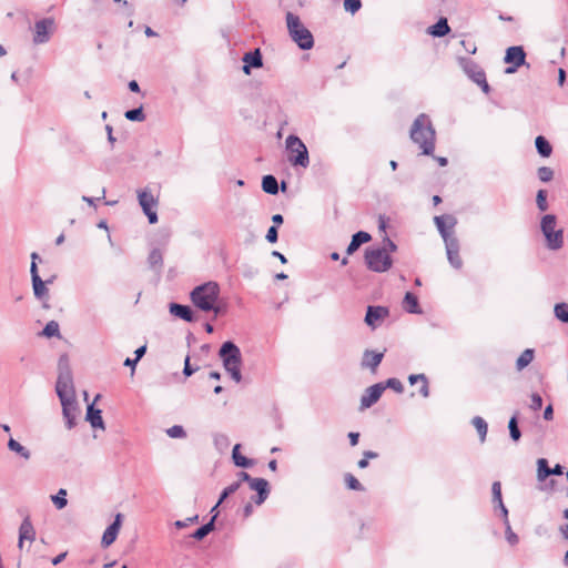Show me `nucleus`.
I'll list each match as a JSON object with an SVG mask.
<instances>
[{"label":"nucleus","mask_w":568,"mask_h":568,"mask_svg":"<svg viewBox=\"0 0 568 568\" xmlns=\"http://www.w3.org/2000/svg\"><path fill=\"white\" fill-rule=\"evenodd\" d=\"M410 140L418 145L424 155H433L436 142V131L429 116L420 113L413 122L409 131Z\"/></svg>","instance_id":"f257e3e1"},{"label":"nucleus","mask_w":568,"mask_h":568,"mask_svg":"<svg viewBox=\"0 0 568 568\" xmlns=\"http://www.w3.org/2000/svg\"><path fill=\"white\" fill-rule=\"evenodd\" d=\"M219 356L223 362L225 371L231 375L232 379L236 383H240L242 381V354L240 347L232 341H226L221 345L219 349Z\"/></svg>","instance_id":"f03ea898"},{"label":"nucleus","mask_w":568,"mask_h":568,"mask_svg":"<svg viewBox=\"0 0 568 568\" xmlns=\"http://www.w3.org/2000/svg\"><path fill=\"white\" fill-rule=\"evenodd\" d=\"M220 295V286L216 282H206L194 287L190 293L192 303L203 312H211L214 303L217 302Z\"/></svg>","instance_id":"7ed1b4c3"},{"label":"nucleus","mask_w":568,"mask_h":568,"mask_svg":"<svg viewBox=\"0 0 568 568\" xmlns=\"http://www.w3.org/2000/svg\"><path fill=\"white\" fill-rule=\"evenodd\" d=\"M286 24L290 37L302 50H310L313 48V36L311 31L301 22L297 16L292 12H287Z\"/></svg>","instance_id":"20e7f679"},{"label":"nucleus","mask_w":568,"mask_h":568,"mask_svg":"<svg viewBox=\"0 0 568 568\" xmlns=\"http://www.w3.org/2000/svg\"><path fill=\"white\" fill-rule=\"evenodd\" d=\"M59 368L60 373L55 384V392L59 399L75 398L72 374L68 366V358L65 355L60 357Z\"/></svg>","instance_id":"39448f33"},{"label":"nucleus","mask_w":568,"mask_h":568,"mask_svg":"<svg viewBox=\"0 0 568 568\" xmlns=\"http://www.w3.org/2000/svg\"><path fill=\"white\" fill-rule=\"evenodd\" d=\"M285 148L288 155V161L292 165H300L302 168H307L310 164L308 150L304 142L294 134H291L286 138Z\"/></svg>","instance_id":"423d86ee"},{"label":"nucleus","mask_w":568,"mask_h":568,"mask_svg":"<svg viewBox=\"0 0 568 568\" xmlns=\"http://www.w3.org/2000/svg\"><path fill=\"white\" fill-rule=\"evenodd\" d=\"M39 265H42L44 267L47 265V261H44L42 256H40L36 251H33L31 254L30 265L33 294L38 300H44L48 298L49 291L44 285V281L40 276V271L38 268Z\"/></svg>","instance_id":"0eeeda50"},{"label":"nucleus","mask_w":568,"mask_h":568,"mask_svg":"<svg viewBox=\"0 0 568 568\" xmlns=\"http://www.w3.org/2000/svg\"><path fill=\"white\" fill-rule=\"evenodd\" d=\"M458 61L459 65L468 75V78L478 84L486 94L489 93L490 88L486 81V74L484 70L476 62L468 58H459Z\"/></svg>","instance_id":"6e6552de"},{"label":"nucleus","mask_w":568,"mask_h":568,"mask_svg":"<svg viewBox=\"0 0 568 568\" xmlns=\"http://www.w3.org/2000/svg\"><path fill=\"white\" fill-rule=\"evenodd\" d=\"M541 230L550 248H561L564 245L562 231L556 230V217L554 215L548 214L542 217Z\"/></svg>","instance_id":"1a4fd4ad"},{"label":"nucleus","mask_w":568,"mask_h":568,"mask_svg":"<svg viewBox=\"0 0 568 568\" xmlns=\"http://www.w3.org/2000/svg\"><path fill=\"white\" fill-rule=\"evenodd\" d=\"M365 262L373 272H385L392 266L388 251H365Z\"/></svg>","instance_id":"9d476101"},{"label":"nucleus","mask_w":568,"mask_h":568,"mask_svg":"<svg viewBox=\"0 0 568 568\" xmlns=\"http://www.w3.org/2000/svg\"><path fill=\"white\" fill-rule=\"evenodd\" d=\"M55 31V21L53 18H43L34 23L33 43L44 44L50 41Z\"/></svg>","instance_id":"9b49d317"},{"label":"nucleus","mask_w":568,"mask_h":568,"mask_svg":"<svg viewBox=\"0 0 568 568\" xmlns=\"http://www.w3.org/2000/svg\"><path fill=\"white\" fill-rule=\"evenodd\" d=\"M435 224L443 236L446 248H454L455 246V239L453 235V230L456 223V220L452 215H440L434 217Z\"/></svg>","instance_id":"f8f14e48"},{"label":"nucleus","mask_w":568,"mask_h":568,"mask_svg":"<svg viewBox=\"0 0 568 568\" xmlns=\"http://www.w3.org/2000/svg\"><path fill=\"white\" fill-rule=\"evenodd\" d=\"M139 204L142 207L144 214L148 216L149 222L154 224L158 222V214L155 207L158 201L149 189L138 191Z\"/></svg>","instance_id":"ddd939ff"},{"label":"nucleus","mask_w":568,"mask_h":568,"mask_svg":"<svg viewBox=\"0 0 568 568\" xmlns=\"http://www.w3.org/2000/svg\"><path fill=\"white\" fill-rule=\"evenodd\" d=\"M122 519L123 515L121 513H118L114 517L113 523L109 525L108 528L104 530L101 538V546L103 548L111 546L115 541L122 525Z\"/></svg>","instance_id":"4468645a"},{"label":"nucleus","mask_w":568,"mask_h":568,"mask_svg":"<svg viewBox=\"0 0 568 568\" xmlns=\"http://www.w3.org/2000/svg\"><path fill=\"white\" fill-rule=\"evenodd\" d=\"M384 390L385 386H382V383L374 384L366 388L365 393L361 398V410H364L373 406L381 398Z\"/></svg>","instance_id":"2eb2a0df"},{"label":"nucleus","mask_w":568,"mask_h":568,"mask_svg":"<svg viewBox=\"0 0 568 568\" xmlns=\"http://www.w3.org/2000/svg\"><path fill=\"white\" fill-rule=\"evenodd\" d=\"M62 405V414L65 419V426L68 429H72L75 425L78 403L75 398L60 399Z\"/></svg>","instance_id":"dca6fc26"},{"label":"nucleus","mask_w":568,"mask_h":568,"mask_svg":"<svg viewBox=\"0 0 568 568\" xmlns=\"http://www.w3.org/2000/svg\"><path fill=\"white\" fill-rule=\"evenodd\" d=\"M248 486L252 490L257 493V495L253 497V501L256 505H262L270 495L268 481L264 478H254Z\"/></svg>","instance_id":"f3484780"},{"label":"nucleus","mask_w":568,"mask_h":568,"mask_svg":"<svg viewBox=\"0 0 568 568\" xmlns=\"http://www.w3.org/2000/svg\"><path fill=\"white\" fill-rule=\"evenodd\" d=\"M243 72L245 74H251V68H262L263 59L260 49H255L254 51L246 52L243 58Z\"/></svg>","instance_id":"a211bd4d"},{"label":"nucleus","mask_w":568,"mask_h":568,"mask_svg":"<svg viewBox=\"0 0 568 568\" xmlns=\"http://www.w3.org/2000/svg\"><path fill=\"white\" fill-rule=\"evenodd\" d=\"M388 308L384 306L369 305L365 315V323L372 328L376 327V322L388 316Z\"/></svg>","instance_id":"6ab92c4d"},{"label":"nucleus","mask_w":568,"mask_h":568,"mask_svg":"<svg viewBox=\"0 0 568 568\" xmlns=\"http://www.w3.org/2000/svg\"><path fill=\"white\" fill-rule=\"evenodd\" d=\"M169 310L173 316L179 317L187 323L195 321L193 310L189 305L170 303Z\"/></svg>","instance_id":"aec40b11"},{"label":"nucleus","mask_w":568,"mask_h":568,"mask_svg":"<svg viewBox=\"0 0 568 568\" xmlns=\"http://www.w3.org/2000/svg\"><path fill=\"white\" fill-rule=\"evenodd\" d=\"M34 539H36V530H34V527H33V525L31 523L30 517L27 516L22 520V523L20 525V528H19V542H18V547L22 548L24 540L33 541Z\"/></svg>","instance_id":"412c9836"},{"label":"nucleus","mask_w":568,"mask_h":568,"mask_svg":"<svg viewBox=\"0 0 568 568\" xmlns=\"http://www.w3.org/2000/svg\"><path fill=\"white\" fill-rule=\"evenodd\" d=\"M85 419L93 428L104 429V422L102 418V410L94 407V403L88 405Z\"/></svg>","instance_id":"4be33fe9"},{"label":"nucleus","mask_w":568,"mask_h":568,"mask_svg":"<svg viewBox=\"0 0 568 568\" xmlns=\"http://www.w3.org/2000/svg\"><path fill=\"white\" fill-rule=\"evenodd\" d=\"M525 51L521 47H510L506 51L505 62L520 67L525 63Z\"/></svg>","instance_id":"5701e85b"},{"label":"nucleus","mask_w":568,"mask_h":568,"mask_svg":"<svg viewBox=\"0 0 568 568\" xmlns=\"http://www.w3.org/2000/svg\"><path fill=\"white\" fill-rule=\"evenodd\" d=\"M384 357V352L377 353L374 351L366 349L363 356V366L369 367L372 371H375L377 366L381 364Z\"/></svg>","instance_id":"b1692460"},{"label":"nucleus","mask_w":568,"mask_h":568,"mask_svg":"<svg viewBox=\"0 0 568 568\" xmlns=\"http://www.w3.org/2000/svg\"><path fill=\"white\" fill-rule=\"evenodd\" d=\"M403 303H404V308L407 313H409V314H420L422 313V310L418 304V298L414 293L407 292L404 296Z\"/></svg>","instance_id":"393cba45"},{"label":"nucleus","mask_w":568,"mask_h":568,"mask_svg":"<svg viewBox=\"0 0 568 568\" xmlns=\"http://www.w3.org/2000/svg\"><path fill=\"white\" fill-rule=\"evenodd\" d=\"M217 517V514L215 515H212L211 519L209 523L202 525L201 527H199L192 535L191 537L196 539V540H202L204 539L211 531L214 530L215 528V519Z\"/></svg>","instance_id":"a878e982"},{"label":"nucleus","mask_w":568,"mask_h":568,"mask_svg":"<svg viewBox=\"0 0 568 568\" xmlns=\"http://www.w3.org/2000/svg\"><path fill=\"white\" fill-rule=\"evenodd\" d=\"M240 448H241V445L240 444H236L234 447H233V450H232V458H233V463L235 466L237 467H241V468H248V467H252L254 465V460L253 459H250L245 456H242L240 454Z\"/></svg>","instance_id":"bb28decb"},{"label":"nucleus","mask_w":568,"mask_h":568,"mask_svg":"<svg viewBox=\"0 0 568 568\" xmlns=\"http://www.w3.org/2000/svg\"><path fill=\"white\" fill-rule=\"evenodd\" d=\"M450 31L446 18H440L434 26L428 29L429 34L434 37H444Z\"/></svg>","instance_id":"cd10ccee"},{"label":"nucleus","mask_w":568,"mask_h":568,"mask_svg":"<svg viewBox=\"0 0 568 568\" xmlns=\"http://www.w3.org/2000/svg\"><path fill=\"white\" fill-rule=\"evenodd\" d=\"M551 476V470L546 458H539L537 460V480L545 483V480Z\"/></svg>","instance_id":"c85d7f7f"},{"label":"nucleus","mask_w":568,"mask_h":568,"mask_svg":"<svg viewBox=\"0 0 568 568\" xmlns=\"http://www.w3.org/2000/svg\"><path fill=\"white\" fill-rule=\"evenodd\" d=\"M535 351L532 348H526L516 361L517 371H523L534 359Z\"/></svg>","instance_id":"c756f323"},{"label":"nucleus","mask_w":568,"mask_h":568,"mask_svg":"<svg viewBox=\"0 0 568 568\" xmlns=\"http://www.w3.org/2000/svg\"><path fill=\"white\" fill-rule=\"evenodd\" d=\"M372 239L371 234L365 231H358L352 236V241L348 243L346 248H358L361 245L369 242Z\"/></svg>","instance_id":"7c9ffc66"},{"label":"nucleus","mask_w":568,"mask_h":568,"mask_svg":"<svg viewBox=\"0 0 568 568\" xmlns=\"http://www.w3.org/2000/svg\"><path fill=\"white\" fill-rule=\"evenodd\" d=\"M262 190L267 194H276L278 192V183L275 176L265 175L262 179Z\"/></svg>","instance_id":"2f4dec72"},{"label":"nucleus","mask_w":568,"mask_h":568,"mask_svg":"<svg viewBox=\"0 0 568 568\" xmlns=\"http://www.w3.org/2000/svg\"><path fill=\"white\" fill-rule=\"evenodd\" d=\"M148 263L151 270L159 273L163 265V255L161 251H150Z\"/></svg>","instance_id":"473e14b6"},{"label":"nucleus","mask_w":568,"mask_h":568,"mask_svg":"<svg viewBox=\"0 0 568 568\" xmlns=\"http://www.w3.org/2000/svg\"><path fill=\"white\" fill-rule=\"evenodd\" d=\"M518 412H516L508 422L509 436L515 443L521 437V432L518 426Z\"/></svg>","instance_id":"72a5a7b5"},{"label":"nucleus","mask_w":568,"mask_h":568,"mask_svg":"<svg viewBox=\"0 0 568 568\" xmlns=\"http://www.w3.org/2000/svg\"><path fill=\"white\" fill-rule=\"evenodd\" d=\"M535 145H536L538 153L542 158H548L552 152V148H551L550 143L548 142V140L546 138H544L541 135L536 138Z\"/></svg>","instance_id":"f704fd0d"},{"label":"nucleus","mask_w":568,"mask_h":568,"mask_svg":"<svg viewBox=\"0 0 568 568\" xmlns=\"http://www.w3.org/2000/svg\"><path fill=\"white\" fill-rule=\"evenodd\" d=\"M471 424L476 428L479 439L481 443L486 440L487 432H488V425L486 420L480 416H475L471 420Z\"/></svg>","instance_id":"c9c22d12"},{"label":"nucleus","mask_w":568,"mask_h":568,"mask_svg":"<svg viewBox=\"0 0 568 568\" xmlns=\"http://www.w3.org/2000/svg\"><path fill=\"white\" fill-rule=\"evenodd\" d=\"M8 448L11 452H14L18 455H20L26 460H28L30 458V456H31L30 450L28 448H26L24 446H22L19 442H17L13 438L9 439Z\"/></svg>","instance_id":"e433bc0d"},{"label":"nucleus","mask_w":568,"mask_h":568,"mask_svg":"<svg viewBox=\"0 0 568 568\" xmlns=\"http://www.w3.org/2000/svg\"><path fill=\"white\" fill-rule=\"evenodd\" d=\"M40 335L45 336L48 338L54 336L60 337V328L58 322L50 321L49 323H47Z\"/></svg>","instance_id":"4c0bfd02"},{"label":"nucleus","mask_w":568,"mask_h":568,"mask_svg":"<svg viewBox=\"0 0 568 568\" xmlns=\"http://www.w3.org/2000/svg\"><path fill=\"white\" fill-rule=\"evenodd\" d=\"M214 446L219 452H224L230 446V439L227 435L217 433L213 436Z\"/></svg>","instance_id":"58836bf2"},{"label":"nucleus","mask_w":568,"mask_h":568,"mask_svg":"<svg viewBox=\"0 0 568 568\" xmlns=\"http://www.w3.org/2000/svg\"><path fill=\"white\" fill-rule=\"evenodd\" d=\"M555 316L562 323H568V303H557L554 308Z\"/></svg>","instance_id":"ea45409f"},{"label":"nucleus","mask_w":568,"mask_h":568,"mask_svg":"<svg viewBox=\"0 0 568 568\" xmlns=\"http://www.w3.org/2000/svg\"><path fill=\"white\" fill-rule=\"evenodd\" d=\"M240 487H241V480L234 481L231 485H229L227 487H225L220 495L217 505H221L229 496L236 493L240 489Z\"/></svg>","instance_id":"a19ab883"},{"label":"nucleus","mask_w":568,"mask_h":568,"mask_svg":"<svg viewBox=\"0 0 568 568\" xmlns=\"http://www.w3.org/2000/svg\"><path fill=\"white\" fill-rule=\"evenodd\" d=\"M51 499L58 509H63L68 504L67 490L61 488L55 495L51 497Z\"/></svg>","instance_id":"79ce46f5"},{"label":"nucleus","mask_w":568,"mask_h":568,"mask_svg":"<svg viewBox=\"0 0 568 568\" xmlns=\"http://www.w3.org/2000/svg\"><path fill=\"white\" fill-rule=\"evenodd\" d=\"M124 116L125 119H128L129 121H136V122H142L145 120V114L143 112V108L140 106V108H136V109H132V110H128L125 113H124Z\"/></svg>","instance_id":"37998d69"},{"label":"nucleus","mask_w":568,"mask_h":568,"mask_svg":"<svg viewBox=\"0 0 568 568\" xmlns=\"http://www.w3.org/2000/svg\"><path fill=\"white\" fill-rule=\"evenodd\" d=\"M344 478H345V483L349 489L357 490V491L365 490L364 486L352 474H349V473L345 474Z\"/></svg>","instance_id":"c03bdc74"},{"label":"nucleus","mask_w":568,"mask_h":568,"mask_svg":"<svg viewBox=\"0 0 568 568\" xmlns=\"http://www.w3.org/2000/svg\"><path fill=\"white\" fill-rule=\"evenodd\" d=\"M446 252H447V258H448L450 265L454 268L459 270L463 265V261H462V257L459 254L460 251H446Z\"/></svg>","instance_id":"a18cd8bd"},{"label":"nucleus","mask_w":568,"mask_h":568,"mask_svg":"<svg viewBox=\"0 0 568 568\" xmlns=\"http://www.w3.org/2000/svg\"><path fill=\"white\" fill-rule=\"evenodd\" d=\"M382 386H385V388H390L398 394L403 393L404 390L402 382L395 377L388 378L385 383H382Z\"/></svg>","instance_id":"49530a36"},{"label":"nucleus","mask_w":568,"mask_h":568,"mask_svg":"<svg viewBox=\"0 0 568 568\" xmlns=\"http://www.w3.org/2000/svg\"><path fill=\"white\" fill-rule=\"evenodd\" d=\"M491 494H493V503L497 505H501V485L499 481H494L491 485Z\"/></svg>","instance_id":"de8ad7c7"},{"label":"nucleus","mask_w":568,"mask_h":568,"mask_svg":"<svg viewBox=\"0 0 568 568\" xmlns=\"http://www.w3.org/2000/svg\"><path fill=\"white\" fill-rule=\"evenodd\" d=\"M538 178L541 182H549L554 178V171L548 166H541L538 169Z\"/></svg>","instance_id":"09e8293b"},{"label":"nucleus","mask_w":568,"mask_h":568,"mask_svg":"<svg viewBox=\"0 0 568 568\" xmlns=\"http://www.w3.org/2000/svg\"><path fill=\"white\" fill-rule=\"evenodd\" d=\"M171 438H183L186 436L184 428L180 425H174L166 430Z\"/></svg>","instance_id":"8fccbe9b"},{"label":"nucleus","mask_w":568,"mask_h":568,"mask_svg":"<svg viewBox=\"0 0 568 568\" xmlns=\"http://www.w3.org/2000/svg\"><path fill=\"white\" fill-rule=\"evenodd\" d=\"M505 534H506V539L507 541L514 546V545H517L518 541H519V538L518 536L511 529V526H510V523H505Z\"/></svg>","instance_id":"3c124183"},{"label":"nucleus","mask_w":568,"mask_h":568,"mask_svg":"<svg viewBox=\"0 0 568 568\" xmlns=\"http://www.w3.org/2000/svg\"><path fill=\"white\" fill-rule=\"evenodd\" d=\"M362 2L361 0H345L344 8L346 11L351 13H355L361 9Z\"/></svg>","instance_id":"603ef678"},{"label":"nucleus","mask_w":568,"mask_h":568,"mask_svg":"<svg viewBox=\"0 0 568 568\" xmlns=\"http://www.w3.org/2000/svg\"><path fill=\"white\" fill-rule=\"evenodd\" d=\"M538 489L540 491H545V493L551 494V493H554L556 490V480L555 479H550V480L547 481V479H546L545 483H539Z\"/></svg>","instance_id":"864d4df0"},{"label":"nucleus","mask_w":568,"mask_h":568,"mask_svg":"<svg viewBox=\"0 0 568 568\" xmlns=\"http://www.w3.org/2000/svg\"><path fill=\"white\" fill-rule=\"evenodd\" d=\"M197 520H199V515H194V516L189 517V518H186L184 520H176L174 523V526L178 529H183V528L189 527L191 524L196 523Z\"/></svg>","instance_id":"5fc2aeb1"},{"label":"nucleus","mask_w":568,"mask_h":568,"mask_svg":"<svg viewBox=\"0 0 568 568\" xmlns=\"http://www.w3.org/2000/svg\"><path fill=\"white\" fill-rule=\"evenodd\" d=\"M542 407V398L538 393H532L530 396V408L539 410Z\"/></svg>","instance_id":"6e6d98bb"},{"label":"nucleus","mask_w":568,"mask_h":568,"mask_svg":"<svg viewBox=\"0 0 568 568\" xmlns=\"http://www.w3.org/2000/svg\"><path fill=\"white\" fill-rule=\"evenodd\" d=\"M546 196H547V193H546L545 190H539L538 191L536 201H537L538 209L540 211H546L547 210Z\"/></svg>","instance_id":"4d7b16f0"},{"label":"nucleus","mask_w":568,"mask_h":568,"mask_svg":"<svg viewBox=\"0 0 568 568\" xmlns=\"http://www.w3.org/2000/svg\"><path fill=\"white\" fill-rule=\"evenodd\" d=\"M199 369V367H192L191 364H190V356L187 355L185 357V361H184V367H183V374L184 376L186 377H190L191 375H193L196 371Z\"/></svg>","instance_id":"13d9d810"},{"label":"nucleus","mask_w":568,"mask_h":568,"mask_svg":"<svg viewBox=\"0 0 568 568\" xmlns=\"http://www.w3.org/2000/svg\"><path fill=\"white\" fill-rule=\"evenodd\" d=\"M422 385H419V394L423 396V397H428L429 396V384H428V378L427 376L425 375V379L424 381H420Z\"/></svg>","instance_id":"bf43d9fd"},{"label":"nucleus","mask_w":568,"mask_h":568,"mask_svg":"<svg viewBox=\"0 0 568 568\" xmlns=\"http://www.w3.org/2000/svg\"><path fill=\"white\" fill-rule=\"evenodd\" d=\"M266 240L270 243H274L277 240V229L276 226H271L266 233Z\"/></svg>","instance_id":"052dcab7"},{"label":"nucleus","mask_w":568,"mask_h":568,"mask_svg":"<svg viewBox=\"0 0 568 568\" xmlns=\"http://www.w3.org/2000/svg\"><path fill=\"white\" fill-rule=\"evenodd\" d=\"M542 417H544L545 420H551L554 418V408H552L551 404L546 406V408L544 409Z\"/></svg>","instance_id":"680f3d73"},{"label":"nucleus","mask_w":568,"mask_h":568,"mask_svg":"<svg viewBox=\"0 0 568 568\" xmlns=\"http://www.w3.org/2000/svg\"><path fill=\"white\" fill-rule=\"evenodd\" d=\"M347 436H348L351 446H356L358 444L359 433L351 432V433H348Z\"/></svg>","instance_id":"e2e57ef3"},{"label":"nucleus","mask_w":568,"mask_h":568,"mask_svg":"<svg viewBox=\"0 0 568 568\" xmlns=\"http://www.w3.org/2000/svg\"><path fill=\"white\" fill-rule=\"evenodd\" d=\"M237 476H239V480H241V483H242V481H246L248 485H250V484H251V481L254 479V477H252V476H251L248 473H246V471H240V473L237 474Z\"/></svg>","instance_id":"0e129e2a"},{"label":"nucleus","mask_w":568,"mask_h":568,"mask_svg":"<svg viewBox=\"0 0 568 568\" xmlns=\"http://www.w3.org/2000/svg\"><path fill=\"white\" fill-rule=\"evenodd\" d=\"M424 379H425V374H412L408 377V382L410 383V385H414L415 383L424 381Z\"/></svg>","instance_id":"69168bd1"},{"label":"nucleus","mask_w":568,"mask_h":568,"mask_svg":"<svg viewBox=\"0 0 568 568\" xmlns=\"http://www.w3.org/2000/svg\"><path fill=\"white\" fill-rule=\"evenodd\" d=\"M551 476H561L564 474V467L560 464H556L554 467H550Z\"/></svg>","instance_id":"338daca9"},{"label":"nucleus","mask_w":568,"mask_h":568,"mask_svg":"<svg viewBox=\"0 0 568 568\" xmlns=\"http://www.w3.org/2000/svg\"><path fill=\"white\" fill-rule=\"evenodd\" d=\"M146 353V345H142L140 346L139 348L135 349L134 354H135V357L134 358H138V361H140L144 354Z\"/></svg>","instance_id":"774afa93"}]
</instances>
